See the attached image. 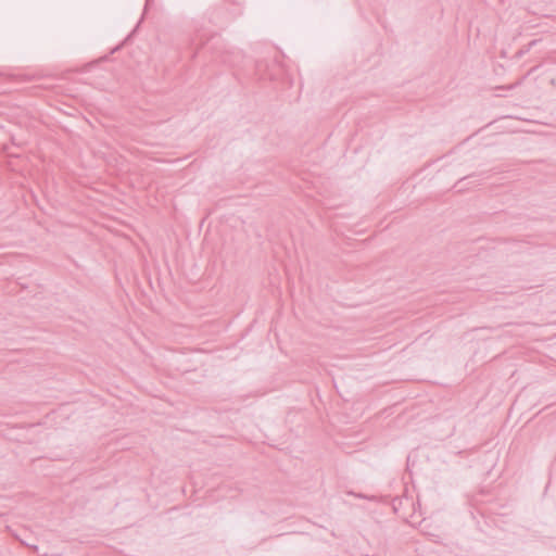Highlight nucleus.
I'll use <instances>...</instances> for the list:
<instances>
[{"instance_id": "1", "label": "nucleus", "mask_w": 556, "mask_h": 556, "mask_svg": "<svg viewBox=\"0 0 556 556\" xmlns=\"http://www.w3.org/2000/svg\"><path fill=\"white\" fill-rule=\"evenodd\" d=\"M223 62L227 63L230 66L236 64V61L228 56H224Z\"/></svg>"}, {"instance_id": "2", "label": "nucleus", "mask_w": 556, "mask_h": 556, "mask_svg": "<svg viewBox=\"0 0 556 556\" xmlns=\"http://www.w3.org/2000/svg\"><path fill=\"white\" fill-rule=\"evenodd\" d=\"M151 0H147V4L150 2Z\"/></svg>"}]
</instances>
